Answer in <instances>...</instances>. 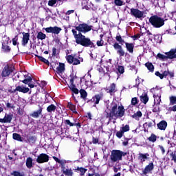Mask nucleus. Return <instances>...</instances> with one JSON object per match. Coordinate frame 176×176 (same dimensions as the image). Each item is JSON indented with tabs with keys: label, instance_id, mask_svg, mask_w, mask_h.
Listing matches in <instances>:
<instances>
[{
	"label": "nucleus",
	"instance_id": "nucleus-27",
	"mask_svg": "<svg viewBox=\"0 0 176 176\" xmlns=\"http://www.w3.org/2000/svg\"><path fill=\"white\" fill-rule=\"evenodd\" d=\"M141 116H142V113L141 111H137L136 113H135L133 116L132 118L133 119H135V120H138V119H140V118H141Z\"/></svg>",
	"mask_w": 176,
	"mask_h": 176
},
{
	"label": "nucleus",
	"instance_id": "nucleus-25",
	"mask_svg": "<svg viewBox=\"0 0 176 176\" xmlns=\"http://www.w3.org/2000/svg\"><path fill=\"white\" fill-rule=\"evenodd\" d=\"M116 85L115 83H112L110 87L107 89L109 93H114V91H116Z\"/></svg>",
	"mask_w": 176,
	"mask_h": 176
},
{
	"label": "nucleus",
	"instance_id": "nucleus-23",
	"mask_svg": "<svg viewBox=\"0 0 176 176\" xmlns=\"http://www.w3.org/2000/svg\"><path fill=\"white\" fill-rule=\"evenodd\" d=\"M33 163H32V158L28 157L26 160V166L28 168H32Z\"/></svg>",
	"mask_w": 176,
	"mask_h": 176
},
{
	"label": "nucleus",
	"instance_id": "nucleus-64",
	"mask_svg": "<svg viewBox=\"0 0 176 176\" xmlns=\"http://www.w3.org/2000/svg\"><path fill=\"white\" fill-rule=\"evenodd\" d=\"M172 16L175 20H176V12H172Z\"/></svg>",
	"mask_w": 176,
	"mask_h": 176
},
{
	"label": "nucleus",
	"instance_id": "nucleus-44",
	"mask_svg": "<svg viewBox=\"0 0 176 176\" xmlns=\"http://www.w3.org/2000/svg\"><path fill=\"white\" fill-rule=\"evenodd\" d=\"M113 46L115 50H117V51L120 50V49H122V45H119V43H115Z\"/></svg>",
	"mask_w": 176,
	"mask_h": 176
},
{
	"label": "nucleus",
	"instance_id": "nucleus-5",
	"mask_svg": "<svg viewBox=\"0 0 176 176\" xmlns=\"http://www.w3.org/2000/svg\"><path fill=\"white\" fill-rule=\"evenodd\" d=\"M176 53V50H172L169 52H166V55L158 54L157 55V58H160V60H167V58H174L175 55Z\"/></svg>",
	"mask_w": 176,
	"mask_h": 176
},
{
	"label": "nucleus",
	"instance_id": "nucleus-2",
	"mask_svg": "<svg viewBox=\"0 0 176 176\" xmlns=\"http://www.w3.org/2000/svg\"><path fill=\"white\" fill-rule=\"evenodd\" d=\"M111 109L110 113L107 111V118H109L110 120L113 118H115L114 120H116V118H122L124 115V107L123 106L118 107V104L114 102L111 104Z\"/></svg>",
	"mask_w": 176,
	"mask_h": 176
},
{
	"label": "nucleus",
	"instance_id": "nucleus-55",
	"mask_svg": "<svg viewBox=\"0 0 176 176\" xmlns=\"http://www.w3.org/2000/svg\"><path fill=\"white\" fill-rule=\"evenodd\" d=\"M65 123H66V124H68L70 126H75V124H74L72 122H71V121H69V120H66L65 121Z\"/></svg>",
	"mask_w": 176,
	"mask_h": 176
},
{
	"label": "nucleus",
	"instance_id": "nucleus-54",
	"mask_svg": "<svg viewBox=\"0 0 176 176\" xmlns=\"http://www.w3.org/2000/svg\"><path fill=\"white\" fill-rule=\"evenodd\" d=\"M158 148H160V151L162 153V155H164V153H166V150H164V147H163V146L159 145Z\"/></svg>",
	"mask_w": 176,
	"mask_h": 176
},
{
	"label": "nucleus",
	"instance_id": "nucleus-40",
	"mask_svg": "<svg viewBox=\"0 0 176 176\" xmlns=\"http://www.w3.org/2000/svg\"><path fill=\"white\" fill-rule=\"evenodd\" d=\"M37 57L40 61H42L45 64H49V60L47 59H46L41 56H37Z\"/></svg>",
	"mask_w": 176,
	"mask_h": 176
},
{
	"label": "nucleus",
	"instance_id": "nucleus-33",
	"mask_svg": "<svg viewBox=\"0 0 176 176\" xmlns=\"http://www.w3.org/2000/svg\"><path fill=\"white\" fill-rule=\"evenodd\" d=\"M28 141L29 143H30L31 144H35V142H36V138L35 136H30L28 138Z\"/></svg>",
	"mask_w": 176,
	"mask_h": 176
},
{
	"label": "nucleus",
	"instance_id": "nucleus-51",
	"mask_svg": "<svg viewBox=\"0 0 176 176\" xmlns=\"http://www.w3.org/2000/svg\"><path fill=\"white\" fill-rule=\"evenodd\" d=\"M138 104V99L137 98H133L131 100V105H137Z\"/></svg>",
	"mask_w": 176,
	"mask_h": 176
},
{
	"label": "nucleus",
	"instance_id": "nucleus-35",
	"mask_svg": "<svg viewBox=\"0 0 176 176\" xmlns=\"http://www.w3.org/2000/svg\"><path fill=\"white\" fill-rule=\"evenodd\" d=\"M170 105H175L176 104V96L169 97Z\"/></svg>",
	"mask_w": 176,
	"mask_h": 176
},
{
	"label": "nucleus",
	"instance_id": "nucleus-31",
	"mask_svg": "<svg viewBox=\"0 0 176 176\" xmlns=\"http://www.w3.org/2000/svg\"><path fill=\"white\" fill-rule=\"evenodd\" d=\"M69 88L72 90V91L73 93H74V94H79V89L78 88H76V87H75V85H70Z\"/></svg>",
	"mask_w": 176,
	"mask_h": 176
},
{
	"label": "nucleus",
	"instance_id": "nucleus-60",
	"mask_svg": "<svg viewBox=\"0 0 176 176\" xmlns=\"http://www.w3.org/2000/svg\"><path fill=\"white\" fill-rule=\"evenodd\" d=\"M53 159L55 160V162H56L57 163H60L61 161L60 160H59L58 158H57L56 157H53Z\"/></svg>",
	"mask_w": 176,
	"mask_h": 176
},
{
	"label": "nucleus",
	"instance_id": "nucleus-37",
	"mask_svg": "<svg viewBox=\"0 0 176 176\" xmlns=\"http://www.w3.org/2000/svg\"><path fill=\"white\" fill-rule=\"evenodd\" d=\"M12 137L13 139L16 141H23V140H21V136L19 133H13Z\"/></svg>",
	"mask_w": 176,
	"mask_h": 176
},
{
	"label": "nucleus",
	"instance_id": "nucleus-28",
	"mask_svg": "<svg viewBox=\"0 0 176 176\" xmlns=\"http://www.w3.org/2000/svg\"><path fill=\"white\" fill-rule=\"evenodd\" d=\"M140 101H142L143 104H146V102L149 101V98H148L147 95H142L140 96Z\"/></svg>",
	"mask_w": 176,
	"mask_h": 176
},
{
	"label": "nucleus",
	"instance_id": "nucleus-12",
	"mask_svg": "<svg viewBox=\"0 0 176 176\" xmlns=\"http://www.w3.org/2000/svg\"><path fill=\"white\" fill-rule=\"evenodd\" d=\"M13 119V115L6 113L3 118H0V123H10Z\"/></svg>",
	"mask_w": 176,
	"mask_h": 176
},
{
	"label": "nucleus",
	"instance_id": "nucleus-20",
	"mask_svg": "<svg viewBox=\"0 0 176 176\" xmlns=\"http://www.w3.org/2000/svg\"><path fill=\"white\" fill-rule=\"evenodd\" d=\"M63 173L65 174V175L67 176H72L74 175V172H72V169L71 168H63Z\"/></svg>",
	"mask_w": 176,
	"mask_h": 176
},
{
	"label": "nucleus",
	"instance_id": "nucleus-13",
	"mask_svg": "<svg viewBox=\"0 0 176 176\" xmlns=\"http://www.w3.org/2000/svg\"><path fill=\"white\" fill-rule=\"evenodd\" d=\"M16 91H19V93H28L30 91V88L24 86V85H19L15 89Z\"/></svg>",
	"mask_w": 176,
	"mask_h": 176
},
{
	"label": "nucleus",
	"instance_id": "nucleus-50",
	"mask_svg": "<svg viewBox=\"0 0 176 176\" xmlns=\"http://www.w3.org/2000/svg\"><path fill=\"white\" fill-rule=\"evenodd\" d=\"M114 3H115V5H116V6H123V2L122 1V0H115Z\"/></svg>",
	"mask_w": 176,
	"mask_h": 176
},
{
	"label": "nucleus",
	"instance_id": "nucleus-3",
	"mask_svg": "<svg viewBox=\"0 0 176 176\" xmlns=\"http://www.w3.org/2000/svg\"><path fill=\"white\" fill-rule=\"evenodd\" d=\"M149 21L155 28H160L164 25V19L157 16H152Z\"/></svg>",
	"mask_w": 176,
	"mask_h": 176
},
{
	"label": "nucleus",
	"instance_id": "nucleus-29",
	"mask_svg": "<svg viewBox=\"0 0 176 176\" xmlns=\"http://www.w3.org/2000/svg\"><path fill=\"white\" fill-rule=\"evenodd\" d=\"M37 39H40L41 41H43V39H46V34H45L42 32H39L36 36Z\"/></svg>",
	"mask_w": 176,
	"mask_h": 176
},
{
	"label": "nucleus",
	"instance_id": "nucleus-39",
	"mask_svg": "<svg viewBox=\"0 0 176 176\" xmlns=\"http://www.w3.org/2000/svg\"><path fill=\"white\" fill-rule=\"evenodd\" d=\"M80 94L82 98H86V97H87V92H86L85 89L80 90Z\"/></svg>",
	"mask_w": 176,
	"mask_h": 176
},
{
	"label": "nucleus",
	"instance_id": "nucleus-11",
	"mask_svg": "<svg viewBox=\"0 0 176 176\" xmlns=\"http://www.w3.org/2000/svg\"><path fill=\"white\" fill-rule=\"evenodd\" d=\"M46 32L51 33V34H60L61 31V28H58L57 26L54 27H50L45 29Z\"/></svg>",
	"mask_w": 176,
	"mask_h": 176
},
{
	"label": "nucleus",
	"instance_id": "nucleus-57",
	"mask_svg": "<svg viewBox=\"0 0 176 176\" xmlns=\"http://www.w3.org/2000/svg\"><path fill=\"white\" fill-rule=\"evenodd\" d=\"M155 75H156V76H159V78H160V79H163V78H164L163 74H160V72H156Z\"/></svg>",
	"mask_w": 176,
	"mask_h": 176
},
{
	"label": "nucleus",
	"instance_id": "nucleus-14",
	"mask_svg": "<svg viewBox=\"0 0 176 176\" xmlns=\"http://www.w3.org/2000/svg\"><path fill=\"white\" fill-rule=\"evenodd\" d=\"M22 34V45L25 46L28 43V41H30V33L23 32Z\"/></svg>",
	"mask_w": 176,
	"mask_h": 176
},
{
	"label": "nucleus",
	"instance_id": "nucleus-53",
	"mask_svg": "<svg viewBox=\"0 0 176 176\" xmlns=\"http://www.w3.org/2000/svg\"><path fill=\"white\" fill-rule=\"evenodd\" d=\"M97 46H102L104 45V41L102 39H100V41H98L97 43Z\"/></svg>",
	"mask_w": 176,
	"mask_h": 176
},
{
	"label": "nucleus",
	"instance_id": "nucleus-42",
	"mask_svg": "<svg viewBox=\"0 0 176 176\" xmlns=\"http://www.w3.org/2000/svg\"><path fill=\"white\" fill-rule=\"evenodd\" d=\"M11 175H13V176H24V173H21L19 171H13L12 173H11Z\"/></svg>",
	"mask_w": 176,
	"mask_h": 176
},
{
	"label": "nucleus",
	"instance_id": "nucleus-52",
	"mask_svg": "<svg viewBox=\"0 0 176 176\" xmlns=\"http://www.w3.org/2000/svg\"><path fill=\"white\" fill-rule=\"evenodd\" d=\"M73 65H78V64H80V60L78 58H74L72 62Z\"/></svg>",
	"mask_w": 176,
	"mask_h": 176
},
{
	"label": "nucleus",
	"instance_id": "nucleus-22",
	"mask_svg": "<svg viewBox=\"0 0 176 176\" xmlns=\"http://www.w3.org/2000/svg\"><path fill=\"white\" fill-rule=\"evenodd\" d=\"M25 79L22 80V83H24L25 85H28L30 82L32 81V78L30 76L24 75Z\"/></svg>",
	"mask_w": 176,
	"mask_h": 176
},
{
	"label": "nucleus",
	"instance_id": "nucleus-24",
	"mask_svg": "<svg viewBox=\"0 0 176 176\" xmlns=\"http://www.w3.org/2000/svg\"><path fill=\"white\" fill-rule=\"evenodd\" d=\"M67 108H69V109H70V111H72V112L74 113H76V106H75L72 103L69 102L67 104Z\"/></svg>",
	"mask_w": 176,
	"mask_h": 176
},
{
	"label": "nucleus",
	"instance_id": "nucleus-1",
	"mask_svg": "<svg viewBox=\"0 0 176 176\" xmlns=\"http://www.w3.org/2000/svg\"><path fill=\"white\" fill-rule=\"evenodd\" d=\"M93 26L89 25L86 23H82L76 27V29H73L72 32L74 36L76 43L81 45L84 47H94V43L89 38H86V36L82 34H86L91 31Z\"/></svg>",
	"mask_w": 176,
	"mask_h": 176
},
{
	"label": "nucleus",
	"instance_id": "nucleus-8",
	"mask_svg": "<svg viewBox=\"0 0 176 176\" xmlns=\"http://www.w3.org/2000/svg\"><path fill=\"white\" fill-rule=\"evenodd\" d=\"M131 15L135 17V19H142L144 17V11H141L137 8H131Z\"/></svg>",
	"mask_w": 176,
	"mask_h": 176
},
{
	"label": "nucleus",
	"instance_id": "nucleus-34",
	"mask_svg": "<svg viewBox=\"0 0 176 176\" xmlns=\"http://www.w3.org/2000/svg\"><path fill=\"white\" fill-rule=\"evenodd\" d=\"M100 100H101V95H96L93 98V100L95 104H98L100 102Z\"/></svg>",
	"mask_w": 176,
	"mask_h": 176
},
{
	"label": "nucleus",
	"instance_id": "nucleus-32",
	"mask_svg": "<svg viewBox=\"0 0 176 176\" xmlns=\"http://www.w3.org/2000/svg\"><path fill=\"white\" fill-rule=\"evenodd\" d=\"M76 170L78 173H80V175H85V174L86 173V171H87V169L85 168L78 167Z\"/></svg>",
	"mask_w": 176,
	"mask_h": 176
},
{
	"label": "nucleus",
	"instance_id": "nucleus-41",
	"mask_svg": "<svg viewBox=\"0 0 176 176\" xmlns=\"http://www.w3.org/2000/svg\"><path fill=\"white\" fill-rule=\"evenodd\" d=\"M116 41L119 42V43H121V45H123L124 43V40L122 38V36L120 35H117L116 38Z\"/></svg>",
	"mask_w": 176,
	"mask_h": 176
},
{
	"label": "nucleus",
	"instance_id": "nucleus-6",
	"mask_svg": "<svg viewBox=\"0 0 176 176\" xmlns=\"http://www.w3.org/2000/svg\"><path fill=\"white\" fill-rule=\"evenodd\" d=\"M2 41L3 50L8 53V52H10V47L9 46V43H10V38L8 36H6L3 37Z\"/></svg>",
	"mask_w": 176,
	"mask_h": 176
},
{
	"label": "nucleus",
	"instance_id": "nucleus-17",
	"mask_svg": "<svg viewBox=\"0 0 176 176\" xmlns=\"http://www.w3.org/2000/svg\"><path fill=\"white\" fill-rule=\"evenodd\" d=\"M152 170H153V163H149L148 165L145 167L143 173L144 174H148V173H151Z\"/></svg>",
	"mask_w": 176,
	"mask_h": 176
},
{
	"label": "nucleus",
	"instance_id": "nucleus-38",
	"mask_svg": "<svg viewBox=\"0 0 176 176\" xmlns=\"http://www.w3.org/2000/svg\"><path fill=\"white\" fill-rule=\"evenodd\" d=\"M74 58L75 57H74L72 55H69L66 57V60L69 64H72V63H74Z\"/></svg>",
	"mask_w": 176,
	"mask_h": 176
},
{
	"label": "nucleus",
	"instance_id": "nucleus-56",
	"mask_svg": "<svg viewBox=\"0 0 176 176\" xmlns=\"http://www.w3.org/2000/svg\"><path fill=\"white\" fill-rule=\"evenodd\" d=\"M17 36H15L13 39H12V43L14 45V46H16V45H17Z\"/></svg>",
	"mask_w": 176,
	"mask_h": 176
},
{
	"label": "nucleus",
	"instance_id": "nucleus-19",
	"mask_svg": "<svg viewBox=\"0 0 176 176\" xmlns=\"http://www.w3.org/2000/svg\"><path fill=\"white\" fill-rule=\"evenodd\" d=\"M157 127L160 130H166V128L167 127V122L161 121L157 124Z\"/></svg>",
	"mask_w": 176,
	"mask_h": 176
},
{
	"label": "nucleus",
	"instance_id": "nucleus-63",
	"mask_svg": "<svg viewBox=\"0 0 176 176\" xmlns=\"http://www.w3.org/2000/svg\"><path fill=\"white\" fill-rule=\"evenodd\" d=\"M171 111H173V112H176V105H174L170 108Z\"/></svg>",
	"mask_w": 176,
	"mask_h": 176
},
{
	"label": "nucleus",
	"instance_id": "nucleus-49",
	"mask_svg": "<svg viewBox=\"0 0 176 176\" xmlns=\"http://www.w3.org/2000/svg\"><path fill=\"white\" fill-rule=\"evenodd\" d=\"M118 71L119 74H124V67L118 66Z\"/></svg>",
	"mask_w": 176,
	"mask_h": 176
},
{
	"label": "nucleus",
	"instance_id": "nucleus-16",
	"mask_svg": "<svg viewBox=\"0 0 176 176\" xmlns=\"http://www.w3.org/2000/svg\"><path fill=\"white\" fill-rule=\"evenodd\" d=\"M125 46L126 47V50L133 54L134 53V44L133 43H125Z\"/></svg>",
	"mask_w": 176,
	"mask_h": 176
},
{
	"label": "nucleus",
	"instance_id": "nucleus-18",
	"mask_svg": "<svg viewBox=\"0 0 176 176\" xmlns=\"http://www.w3.org/2000/svg\"><path fill=\"white\" fill-rule=\"evenodd\" d=\"M41 115H42V107H40L38 111H34L33 113L30 115V116H32V118H34L35 119H38Z\"/></svg>",
	"mask_w": 176,
	"mask_h": 176
},
{
	"label": "nucleus",
	"instance_id": "nucleus-45",
	"mask_svg": "<svg viewBox=\"0 0 176 176\" xmlns=\"http://www.w3.org/2000/svg\"><path fill=\"white\" fill-rule=\"evenodd\" d=\"M56 2H60L58 0H50L48 2L49 6H53L56 5Z\"/></svg>",
	"mask_w": 176,
	"mask_h": 176
},
{
	"label": "nucleus",
	"instance_id": "nucleus-15",
	"mask_svg": "<svg viewBox=\"0 0 176 176\" xmlns=\"http://www.w3.org/2000/svg\"><path fill=\"white\" fill-rule=\"evenodd\" d=\"M138 159L141 162V163H144V162H146V160H148V159H149V154L139 153Z\"/></svg>",
	"mask_w": 176,
	"mask_h": 176
},
{
	"label": "nucleus",
	"instance_id": "nucleus-58",
	"mask_svg": "<svg viewBox=\"0 0 176 176\" xmlns=\"http://www.w3.org/2000/svg\"><path fill=\"white\" fill-rule=\"evenodd\" d=\"M92 142H93V144H98V139L93 138Z\"/></svg>",
	"mask_w": 176,
	"mask_h": 176
},
{
	"label": "nucleus",
	"instance_id": "nucleus-9",
	"mask_svg": "<svg viewBox=\"0 0 176 176\" xmlns=\"http://www.w3.org/2000/svg\"><path fill=\"white\" fill-rule=\"evenodd\" d=\"M14 69L12 66L6 65L2 71L1 76L3 78H6L7 76H9L12 72H13Z\"/></svg>",
	"mask_w": 176,
	"mask_h": 176
},
{
	"label": "nucleus",
	"instance_id": "nucleus-4",
	"mask_svg": "<svg viewBox=\"0 0 176 176\" xmlns=\"http://www.w3.org/2000/svg\"><path fill=\"white\" fill-rule=\"evenodd\" d=\"M124 153L120 150H113L110 155V159L113 163L116 162H120L122 157H123Z\"/></svg>",
	"mask_w": 176,
	"mask_h": 176
},
{
	"label": "nucleus",
	"instance_id": "nucleus-26",
	"mask_svg": "<svg viewBox=\"0 0 176 176\" xmlns=\"http://www.w3.org/2000/svg\"><path fill=\"white\" fill-rule=\"evenodd\" d=\"M57 107H56L54 104H50L47 107V112L52 113V112H55Z\"/></svg>",
	"mask_w": 176,
	"mask_h": 176
},
{
	"label": "nucleus",
	"instance_id": "nucleus-48",
	"mask_svg": "<svg viewBox=\"0 0 176 176\" xmlns=\"http://www.w3.org/2000/svg\"><path fill=\"white\" fill-rule=\"evenodd\" d=\"M148 140L151 142H155L156 136L155 135V134H151V137L148 138Z\"/></svg>",
	"mask_w": 176,
	"mask_h": 176
},
{
	"label": "nucleus",
	"instance_id": "nucleus-36",
	"mask_svg": "<svg viewBox=\"0 0 176 176\" xmlns=\"http://www.w3.org/2000/svg\"><path fill=\"white\" fill-rule=\"evenodd\" d=\"M87 176H100V174L96 173L94 170L91 169L88 171V175Z\"/></svg>",
	"mask_w": 176,
	"mask_h": 176
},
{
	"label": "nucleus",
	"instance_id": "nucleus-62",
	"mask_svg": "<svg viewBox=\"0 0 176 176\" xmlns=\"http://www.w3.org/2000/svg\"><path fill=\"white\" fill-rule=\"evenodd\" d=\"M172 160H173L175 162V163H176V155L173 154L172 155Z\"/></svg>",
	"mask_w": 176,
	"mask_h": 176
},
{
	"label": "nucleus",
	"instance_id": "nucleus-59",
	"mask_svg": "<svg viewBox=\"0 0 176 176\" xmlns=\"http://www.w3.org/2000/svg\"><path fill=\"white\" fill-rule=\"evenodd\" d=\"M153 123L152 122H146L144 124V126H148V127H152Z\"/></svg>",
	"mask_w": 176,
	"mask_h": 176
},
{
	"label": "nucleus",
	"instance_id": "nucleus-43",
	"mask_svg": "<svg viewBox=\"0 0 176 176\" xmlns=\"http://www.w3.org/2000/svg\"><path fill=\"white\" fill-rule=\"evenodd\" d=\"M121 130L124 132L126 133L127 131H130V126L129 125H125L124 126L121 128Z\"/></svg>",
	"mask_w": 176,
	"mask_h": 176
},
{
	"label": "nucleus",
	"instance_id": "nucleus-10",
	"mask_svg": "<svg viewBox=\"0 0 176 176\" xmlns=\"http://www.w3.org/2000/svg\"><path fill=\"white\" fill-rule=\"evenodd\" d=\"M36 162L37 163H47V162H49V155L41 153L38 156Z\"/></svg>",
	"mask_w": 176,
	"mask_h": 176
},
{
	"label": "nucleus",
	"instance_id": "nucleus-21",
	"mask_svg": "<svg viewBox=\"0 0 176 176\" xmlns=\"http://www.w3.org/2000/svg\"><path fill=\"white\" fill-rule=\"evenodd\" d=\"M65 69V65H64V63H59L58 66L56 67V71L58 74H62V72H64Z\"/></svg>",
	"mask_w": 176,
	"mask_h": 176
},
{
	"label": "nucleus",
	"instance_id": "nucleus-7",
	"mask_svg": "<svg viewBox=\"0 0 176 176\" xmlns=\"http://www.w3.org/2000/svg\"><path fill=\"white\" fill-rule=\"evenodd\" d=\"M154 91L153 97H154V102L159 105L160 104L162 100L160 99L162 97V91L160 89H153Z\"/></svg>",
	"mask_w": 176,
	"mask_h": 176
},
{
	"label": "nucleus",
	"instance_id": "nucleus-46",
	"mask_svg": "<svg viewBox=\"0 0 176 176\" xmlns=\"http://www.w3.org/2000/svg\"><path fill=\"white\" fill-rule=\"evenodd\" d=\"M117 53L119 54L120 57L124 56V50H123V48L117 50Z\"/></svg>",
	"mask_w": 176,
	"mask_h": 176
},
{
	"label": "nucleus",
	"instance_id": "nucleus-61",
	"mask_svg": "<svg viewBox=\"0 0 176 176\" xmlns=\"http://www.w3.org/2000/svg\"><path fill=\"white\" fill-rule=\"evenodd\" d=\"M168 74H170V72H168V71H165V72H164L162 75L164 77V76H167L168 75Z\"/></svg>",
	"mask_w": 176,
	"mask_h": 176
},
{
	"label": "nucleus",
	"instance_id": "nucleus-30",
	"mask_svg": "<svg viewBox=\"0 0 176 176\" xmlns=\"http://www.w3.org/2000/svg\"><path fill=\"white\" fill-rule=\"evenodd\" d=\"M146 68L150 71V72H153L155 67H153V65L151 63H146L145 64Z\"/></svg>",
	"mask_w": 176,
	"mask_h": 176
},
{
	"label": "nucleus",
	"instance_id": "nucleus-47",
	"mask_svg": "<svg viewBox=\"0 0 176 176\" xmlns=\"http://www.w3.org/2000/svg\"><path fill=\"white\" fill-rule=\"evenodd\" d=\"M123 134H124V133L120 129V131L116 133V137H118V138H122L123 137Z\"/></svg>",
	"mask_w": 176,
	"mask_h": 176
}]
</instances>
